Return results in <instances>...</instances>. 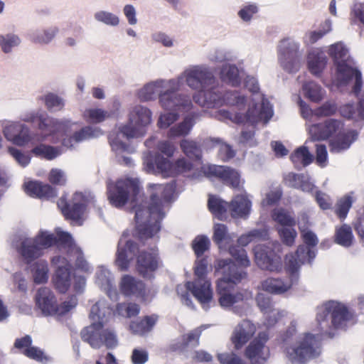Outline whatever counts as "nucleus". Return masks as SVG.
<instances>
[{"label": "nucleus", "instance_id": "nucleus-47", "mask_svg": "<svg viewBox=\"0 0 364 364\" xmlns=\"http://www.w3.org/2000/svg\"><path fill=\"white\" fill-rule=\"evenodd\" d=\"M357 137L358 134L355 131H349L346 134L341 135L337 139L331 142V151H341L347 149Z\"/></svg>", "mask_w": 364, "mask_h": 364}, {"label": "nucleus", "instance_id": "nucleus-55", "mask_svg": "<svg viewBox=\"0 0 364 364\" xmlns=\"http://www.w3.org/2000/svg\"><path fill=\"white\" fill-rule=\"evenodd\" d=\"M83 117L91 123H100L106 118L109 117V113L106 109H100V107H91L85 109Z\"/></svg>", "mask_w": 364, "mask_h": 364}, {"label": "nucleus", "instance_id": "nucleus-35", "mask_svg": "<svg viewBox=\"0 0 364 364\" xmlns=\"http://www.w3.org/2000/svg\"><path fill=\"white\" fill-rule=\"evenodd\" d=\"M327 63V57L321 50H312L307 56L308 68L314 75H319Z\"/></svg>", "mask_w": 364, "mask_h": 364}, {"label": "nucleus", "instance_id": "nucleus-30", "mask_svg": "<svg viewBox=\"0 0 364 364\" xmlns=\"http://www.w3.org/2000/svg\"><path fill=\"white\" fill-rule=\"evenodd\" d=\"M37 306L43 314H56L57 301L55 296L49 288H40L36 295Z\"/></svg>", "mask_w": 364, "mask_h": 364}, {"label": "nucleus", "instance_id": "nucleus-27", "mask_svg": "<svg viewBox=\"0 0 364 364\" xmlns=\"http://www.w3.org/2000/svg\"><path fill=\"white\" fill-rule=\"evenodd\" d=\"M157 250L152 248L150 252L141 250L137 256V271L144 278H151L152 273L158 268Z\"/></svg>", "mask_w": 364, "mask_h": 364}, {"label": "nucleus", "instance_id": "nucleus-39", "mask_svg": "<svg viewBox=\"0 0 364 364\" xmlns=\"http://www.w3.org/2000/svg\"><path fill=\"white\" fill-rule=\"evenodd\" d=\"M59 31V28L55 26L43 28V29L33 30L29 34L30 40L34 43L48 44L55 38Z\"/></svg>", "mask_w": 364, "mask_h": 364}, {"label": "nucleus", "instance_id": "nucleus-42", "mask_svg": "<svg viewBox=\"0 0 364 364\" xmlns=\"http://www.w3.org/2000/svg\"><path fill=\"white\" fill-rule=\"evenodd\" d=\"M220 77L222 80L232 85H238L240 82L239 69L235 65H223L220 69Z\"/></svg>", "mask_w": 364, "mask_h": 364}, {"label": "nucleus", "instance_id": "nucleus-10", "mask_svg": "<svg viewBox=\"0 0 364 364\" xmlns=\"http://www.w3.org/2000/svg\"><path fill=\"white\" fill-rule=\"evenodd\" d=\"M321 353L318 337L305 333L294 344L285 348V358L290 364H305L311 358H317Z\"/></svg>", "mask_w": 364, "mask_h": 364}, {"label": "nucleus", "instance_id": "nucleus-21", "mask_svg": "<svg viewBox=\"0 0 364 364\" xmlns=\"http://www.w3.org/2000/svg\"><path fill=\"white\" fill-rule=\"evenodd\" d=\"M57 232L63 248L66 250L70 257V260L75 263V267L85 272L90 271L91 267L84 257L82 250L75 244L70 232H64L63 230H58Z\"/></svg>", "mask_w": 364, "mask_h": 364}, {"label": "nucleus", "instance_id": "nucleus-36", "mask_svg": "<svg viewBox=\"0 0 364 364\" xmlns=\"http://www.w3.org/2000/svg\"><path fill=\"white\" fill-rule=\"evenodd\" d=\"M285 184L294 188H300L303 191H311L315 186L311 182L308 175L287 173L284 175Z\"/></svg>", "mask_w": 364, "mask_h": 364}, {"label": "nucleus", "instance_id": "nucleus-13", "mask_svg": "<svg viewBox=\"0 0 364 364\" xmlns=\"http://www.w3.org/2000/svg\"><path fill=\"white\" fill-rule=\"evenodd\" d=\"M58 241L57 235L41 230L35 238H23L21 242L20 252L26 262L29 263L38 258L43 250L49 248Z\"/></svg>", "mask_w": 364, "mask_h": 364}, {"label": "nucleus", "instance_id": "nucleus-45", "mask_svg": "<svg viewBox=\"0 0 364 364\" xmlns=\"http://www.w3.org/2000/svg\"><path fill=\"white\" fill-rule=\"evenodd\" d=\"M55 287L59 292L65 293L71 284L70 269L56 270L53 279Z\"/></svg>", "mask_w": 364, "mask_h": 364}, {"label": "nucleus", "instance_id": "nucleus-28", "mask_svg": "<svg viewBox=\"0 0 364 364\" xmlns=\"http://www.w3.org/2000/svg\"><path fill=\"white\" fill-rule=\"evenodd\" d=\"M257 330L255 324L250 320H242L235 326L232 334V341L236 348H240L248 342Z\"/></svg>", "mask_w": 364, "mask_h": 364}, {"label": "nucleus", "instance_id": "nucleus-5", "mask_svg": "<svg viewBox=\"0 0 364 364\" xmlns=\"http://www.w3.org/2000/svg\"><path fill=\"white\" fill-rule=\"evenodd\" d=\"M211 269L212 266L208 258L197 259L195 266L196 279L186 282V284H178L176 292L184 304L188 306L191 305V300L188 298V291H191L203 308H208L213 301V294L210 289V282L207 279V274Z\"/></svg>", "mask_w": 364, "mask_h": 364}, {"label": "nucleus", "instance_id": "nucleus-8", "mask_svg": "<svg viewBox=\"0 0 364 364\" xmlns=\"http://www.w3.org/2000/svg\"><path fill=\"white\" fill-rule=\"evenodd\" d=\"M348 318V311L343 304L328 301L317 309L318 327L323 334L333 336L334 330L343 328Z\"/></svg>", "mask_w": 364, "mask_h": 364}, {"label": "nucleus", "instance_id": "nucleus-4", "mask_svg": "<svg viewBox=\"0 0 364 364\" xmlns=\"http://www.w3.org/2000/svg\"><path fill=\"white\" fill-rule=\"evenodd\" d=\"M151 116L152 112L147 107L137 105L132 107L129 114V122L109 136L113 151L122 153L128 148L126 139L144 135L146 126L151 123Z\"/></svg>", "mask_w": 364, "mask_h": 364}, {"label": "nucleus", "instance_id": "nucleus-1", "mask_svg": "<svg viewBox=\"0 0 364 364\" xmlns=\"http://www.w3.org/2000/svg\"><path fill=\"white\" fill-rule=\"evenodd\" d=\"M149 188V203L134 206L136 229L141 238L153 237L160 230V221L165 215L166 208L174 192L172 184H152Z\"/></svg>", "mask_w": 364, "mask_h": 364}, {"label": "nucleus", "instance_id": "nucleus-37", "mask_svg": "<svg viewBox=\"0 0 364 364\" xmlns=\"http://www.w3.org/2000/svg\"><path fill=\"white\" fill-rule=\"evenodd\" d=\"M261 288L267 292L282 294L290 290L291 282H287L286 278H267L262 282Z\"/></svg>", "mask_w": 364, "mask_h": 364}, {"label": "nucleus", "instance_id": "nucleus-23", "mask_svg": "<svg viewBox=\"0 0 364 364\" xmlns=\"http://www.w3.org/2000/svg\"><path fill=\"white\" fill-rule=\"evenodd\" d=\"M203 173L208 177H218L222 181L230 185L233 188H240L242 185L241 176L238 171L229 166L221 165H203L201 167Z\"/></svg>", "mask_w": 364, "mask_h": 364}, {"label": "nucleus", "instance_id": "nucleus-33", "mask_svg": "<svg viewBox=\"0 0 364 364\" xmlns=\"http://www.w3.org/2000/svg\"><path fill=\"white\" fill-rule=\"evenodd\" d=\"M120 289L125 295H134L135 296H141L144 294L145 285L141 280L130 276L124 274L121 279Z\"/></svg>", "mask_w": 364, "mask_h": 364}, {"label": "nucleus", "instance_id": "nucleus-11", "mask_svg": "<svg viewBox=\"0 0 364 364\" xmlns=\"http://www.w3.org/2000/svg\"><path fill=\"white\" fill-rule=\"evenodd\" d=\"M179 77H181V84L183 80H186V83L189 87L198 90V94L193 97L196 103H198L197 98L203 100L205 90L210 86L215 85L216 80L212 70L203 65H191L187 68Z\"/></svg>", "mask_w": 364, "mask_h": 364}, {"label": "nucleus", "instance_id": "nucleus-34", "mask_svg": "<svg viewBox=\"0 0 364 364\" xmlns=\"http://www.w3.org/2000/svg\"><path fill=\"white\" fill-rule=\"evenodd\" d=\"M25 191L28 195L38 198L50 199L56 196L55 188H51L50 185L41 182L25 183Z\"/></svg>", "mask_w": 364, "mask_h": 364}, {"label": "nucleus", "instance_id": "nucleus-2", "mask_svg": "<svg viewBox=\"0 0 364 364\" xmlns=\"http://www.w3.org/2000/svg\"><path fill=\"white\" fill-rule=\"evenodd\" d=\"M245 85L253 94L250 103H248V97L244 95L246 102L242 109H245L246 105H248L245 114L237 112L232 113L228 109H219L217 117L219 119H230L235 123H242L245 119L251 124H257L259 122L267 123L273 115L272 107L259 92V83L257 77L253 75H247L245 78Z\"/></svg>", "mask_w": 364, "mask_h": 364}, {"label": "nucleus", "instance_id": "nucleus-38", "mask_svg": "<svg viewBox=\"0 0 364 364\" xmlns=\"http://www.w3.org/2000/svg\"><path fill=\"white\" fill-rule=\"evenodd\" d=\"M16 145H26L28 143H37L43 140L45 135H38V133L32 132L27 125L18 122L17 135H16Z\"/></svg>", "mask_w": 364, "mask_h": 364}, {"label": "nucleus", "instance_id": "nucleus-26", "mask_svg": "<svg viewBox=\"0 0 364 364\" xmlns=\"http://www.w3.org/2000/svg\"><path fill=\"white\" fill-rule=\"evenodd\" d=\"M144 165V168L147 173H161L164 177H167L173 173L171 161L161 154L147 155Z\"/></svg>", "mask_w": 364, "mask_h": 364}, {"label": "nucleus", "instance_id": "nucleus-58", "mask_svg": "<svg viewBox=\"0 0 364 364\" xmlns=\"http://www.w3.org/2000/svg\"><path fill=\"white\" fill-rule=\"evenodd\" d=\"M95 282L101 288H104L105 290L109 289L112 285V277L109 270L104 266L99 267L96 272Z\"/></svg>", "mask_w": 364, "mask_h": 364}, {"label": "nucleus", "instance_id": "nucleus-41", "mask_svg": "<svg viewBox=\"0 0 364 364\" xmlns=\"http://www.w3.org/2000/svg\"><path fill=\"white\" fill-rule=\"evenodd\" d=\"M32 152L34 155L41 157L42 159L52 161L61 155L63 152L61 146H52V145L39 144L33 147Z\"/></svg>", "mask_w": 364, "mask_h": 364}, {"label": "nucleus", "instance_id": "nucleus-57", "mask_svg": "<svg viewBox=\"0 0 364 364\" xmlns=\"http://www.w3.org/2000/svg\"><path fill=\"white\" fill-rule=\"evenodd\" d=\"M59 228H56L55 233L57 235V242L59 248L61 250H64L68 256V258L63 257V256H55L51 259L52 264L56 267V270H61V269H70L71 267V263L73 262V260H70V255L68 254L66 250L63 248L59 241V237L58 235V230Z\"/></svg>", "mask_w": 364, "mask_h": 364}, {"label": "nucleus", "instance_id": "nucleus-63", "mask_svg": "<svg viewBox=\"0 0 364 364\" xmlns=\"http://www.w3.org/2000/svg\"><path fill=\"white\" fill-rule=\"evenodd\" d=\"M272 218L274 220L282 225H295V220L292 215H291L290 213L287 212V210H283V208H277V210H274L272 213Z\"/></svg>", "mask_w": 364, "mask_h": 364}, {"label": "nucleus", "instance_id": "nucleus-31", "mask_svg": "<svg viewBox=\"0 0 364 364\" xmlns=\"http://www.w3.org/2000/svg\"><path fill=\"white\" fill-rule=\"evenodd\" d=\"M252 209V202L245 194H238L228 204V210L234 218H247Z\"/></svg>", "mask_w": 364, "mask_h": 364}, {"label": "nucleus", "instance_id": "nucleus-17", "mask_svg": "<svg viewBox=\"0 0 364 364\" xmlns=\"http://www.w3.org/2000/svg\"><path fill=\"white\" fill-rule=\"evenodd\" d=\"M278 60L282 67L288 72L298 70L302 55L300 43L292 38L281 40L277 46Z\"/></svg>", "mask_w": 364, "mask_h": 364}, {"label": "nucleus", "instance_id": "nucleus-19", "mask_svg": "<svg viewBox=\"0 0 364 364\" xmlns=\"http://www.w3.org/2000/svg\"><path fill=\"white\" fill-rule=\"evenodd\" d=\"M280 249L281 245L278 242H268L267 245H257L254 249L257 264L264 270H280L281 258L277 255Z\"/></svg>", "mask_w": 364, "mask_h": 364}, {"label": "nucleus", "instance_id": "nucleus-22", "mask_svg": "<svg viewBox=\"0 0 364 364\" xmlns=\"http://www.w3.org/2000/svg\"><path fill=\"white\" fill-rule=\"evenodd\" d=\"M92 199V198H90L89 196H85L82 193H75L73 198L71 207L69 206L64 198L58 200V205L68 218L80 223L85 215L86 204L90 203Z\"/></svg>", "mask_w": 364, "mask_h": 364}, {"label": "nucleus", "instance_id": "nucleus-53", "mask_svg": "<svg viewBox=\"0 0 364 364\" xmlns=\"http://www.w3.org/2000/svg\"><path fill=\"white\" fill-rule=\"evenodd\" d=\"M268 238V230L266 228H259V230H252L247 234L242 235L238 238L237 242L240 245H247L252 241L257 240V239Z\"/></svg>", "mask_w": 364, "mask_h": 364}, {"label": "nucleus", "instance_id": "nucleus-25", "mask_svg": "<svg viewBox=\"0 0 364 364\" xmlns=\"http://www.w3.org/2000/svg\"><path fill=\"white\" fill-rule=\"evenodd\" d=\"M268 340L266 332H259L258 336L248 345L246 356L252 363L264 362L269 356V350L265 343Z\"/></svg>", "mask_w": 364, "mask_h": 364}, {"label": "nucleus", "instance_id": "nucleus-20", "mask_svg": "<svg viewBox=\"0 0 364 364\" xmlns=\"http://www.w3.org/2000/svg\"><path fill=\"white\" fill-rule=\"evenodd\" d=\"M314 250H309L305 246H299L294 254H288L285 257V269L289 274V278L286 279L292 285L299 281V271L303 263L308 261L311 262L315 258Z\"/></svg>", "mask_w": 364, "mask_h": 364}, {"label": "nucleus", "instance_id": "nucleus-60", "mask_svg": "<svg viewBox=\"0 0 364 364\" xmlns=\"http://www.w3.org/2000/svg\"><path fill=\"white\" fill-rule=\"evenodd\" d=\"M18 126V122H14V121H9V119H4L1 122L4 135L13 144H16Z\"/></svg>", "mask_w": 364, "mask_h": 364}, {"label": "nucleus", "instance_id": "nucleus-49", "mask_svg": "<svg viewBox=\"0 0 364 364\" xmlns=\"http://www.w3.org/2000/svg\"><path fill=\"white\" fill-rule=\"evenodd\" d=\"M208 204L210 210L216 217L220 219H223L226 217L228 203L225 202L221 198H215V196H210Z\"/></svg>", "mask_w": 364, "mask_h": 364}, {"label": "nucleus", "instance_id": "nucleus-50", "mask_svg": "<svg viewBox=\"0 0 364 364\" xmlns=\"http://www.w3.org/2000/svg\"><path fill=\"white\" fill-rule=\"evenodd\" d=\"M46 108L49 110H61L65 106L63 97L53 92H47L41 96Z\"/></svg>", "mask_w": 364, "mask_h": 364}, {"label": "nucleus", "instance_id": "nucleus-56", "mask_svg": "<svg viewBox=\"0 0 364 364\" xmlns=\"http://www.w3.org/2000/svg\"><path fill=\"white\" fill-rule=\"evenodd\" d=\"M116 312L124 318H132L140 312L139 304L134 302H122L117 304Z\"/></svg>", "mask_w": 364, "mask_h": 364}, {"label": "nucleus", "instance_id": "nucleus-52", "mask_svg": "<svg viewBox=\"0 0 364 364\" xmlns=\"http://www.w3.org/2000/svg\"><path fill=\"white\" fill-rule=\"evenodd\" d=\"M33 280L36 283H43L48 280V264L46 260L35 262L33 268Z\"/></svg>", "mask_w": 364, "mask_h": 364}, {"label": "nucleus", "instance_id": "nucleus-44", "mask_svg": "<svg viewBox=\"0 0 364 364\" xmlns=\"http://www.w3.org/2000/svg\"><path fill=\"white\" fill-rule=\"evenodd\" d=\"M302 90L305 96L314 102H319L326 94L325 90L314 81H308L304 83Z\"/></svg>", "mask_w": 364, "mask_h": 364}, {"label": "nucleus", "instance_id": "nucleus-15", "mask_svg": "<svg viewBox=\"0 0 364 364\" xmlns=\"http://www.w3.org/2000/svg\"><path fill=\"white\" fill-rule=\"evenodd\" d=\"M209 87L205 90L203 94V98L196 99L198 104L206 107H213V106L221 105L225 103L228 105L234 106L237 109L244 107L246 99L244 93L238 90H228L223 95L215 89Z\"/></svg>", "mask_w": 364, "mask_h": 364}, {"label": "nucleus", "instance_id": "nucleus-43", "mask_svg": "<svg viewBox=\"0 0 364 364\" xmlns=\"http://www.w3.org/2000/svg\"><path fill=\"white\" fill-rule=\"evenodd\" d=\"M21 44V38L16 33H7L0 35V48L4 53H11L14 48Z\"/></svg>", "mask_w": 364, "mask_h": 364}, {"label": "nucleus", "instance_id": "nucleus-54", "mask_svg": "<svg viewBox=\"0 0 364 364\" xmlns=\"http://www.w3.org/2000/svg\"><path fill=\"white\" fill-rule=\"evenodd\" d=\"M353 239V234L351 228L348 225H343L340 228H337L336 231V241L339 245L344 247H349Z\"/></svg>", "mask_w": 364, "mask_h": 364}, {"label": "nucleus", "instance_id": "nucleus-62", "mask_svg": "<svg viewBox=\"0 0 364 364\" xmlns=\"http://www.w3.org/2000/svg\"><path fill=\"white\" fill-rule=\"evenodd\" d=\"M200 335V330L199 329H195L188 334H186V336L183 337V343L178 346L177 348L186 350L189 348L197 346L199 343Z\"/></svg>", "mask_w": 364, "mask_h": 364}, {"label": "nucleus", "instance_id": "nucleus-48", "mask_svg": "<svg viewBox=\"0 0 364 364\" xmlns=\"http://www.w3.org/2000/svg\"><path fill=\"white\" fill-rule=\"evenodd\" d=\"M291 161L296 166H306L309 165L314 160V156L310 153L308 147L301 146L293 153L290 156Z\"/></svg>", "mask_w": 364, "mask_h": 364}, {"label": "nucleus", "instance_id": "nucleus-3", "mask_svg": "<svg viewBox=\"0 0 364 364\" xmlns=\"http://www.w3.org/2000/svg\"><path fill=\"white\" fill-rule=\"evenodd\" d=\"M111 314V309L105 300H99L92 305L90 317L92 323L81 331V337L92 348H101L105 344L107 348H114L118 344L116 334L112 330L103 329L104 323Z\"/></svg>", "mask_w": 364, "mask_h": 364}, {"label": "nucleus", "instance_id": "nucleus-59", "mask_svg": "<svg viewBox=\"0 0 364 364\" xmlns=\"http://www.w3.org/2000/svg\"><path fill=\"white\" fill-rule=\"evenodd\" d=\"M215 146L218 148V155L223 161L232 159L235 154V150L228 143L223 142L220 139H214Z\"/></svg>", "mask_w": 364, "mask_h": 364}, {"label": "nucleus", "instance_id": "nucleus-9", "mask_svg": "<svg viewBox=\"0 0 364 364\" xmlns=\"http://www.w3.org/2000/svg\"><path fill=\"white\" fill-rule=\"evenodd\" d=\"M177 81L164 79L155 80L146 83L137 90L136 96L142 102L155 100L159 96V103L163 108L177 106L178 97L173 95L171 90L177 86Z\"/></svg>", "mask_w": 364, "mask_h": 364}, {"label": "nucleus", "instance_id": "nucleus-46", "mask_svg": "<svg viewBox=\"0 0 364 364\" xmlns=\"http://www.w3.org/2000/svg\"><path fill=\"white\" fill-rule=\"evenodd\" d=\"M157 321L156 316H147L139 321L132 322L129 327L135 334H145L153 328Z\"/></svg>", "mask_w": 364, "mask_h": 364}, {"label": "nucleus", "instance_id": "nucleus-18", "mask_svg": "<svg viewBox=\"0 0 364 364\" xmlns=\"http://www.w3.org/2000/svg\"><path fill=\"white\" fill-rule=\"evenodd\" d=\"M213 238L219 248L228 249L230 254L242 267H248L250 264V260L247 255L245 250L242 247L231 245V242L234 240L235 236L228 233L225 225H215Z\"/></svg>", "mask_w": 364, "mask_h": 364}, {"label": "nucleus", "instance_id": "nucleus-51", "mask_svg": "<svg viewBox=\"0 0 364 364\" xmlns=\"http://www.w3.org/2000/svg\"><path fill=\"white\" fill-rule=\"evenodd\" d=\"M340 113L344 117L353 118L358 119V118H364V99L360 100L359 107L355 109L353 105H343L340 108Z\"/></svg>", "mask_w": 364, "mask_h": 364}, {"label": "nucleus", "instance_id": "nucleus-32", "mask_svg": "<svg viewBox=\"0 0 364 364\" xmlns=\"http://www.w3.org/2000/svg\"><path fill=\"white\" fill-rule=\"evenodd\" d=\"M100 135H102L100 127H85L76 131L70 136L63 137L62 145L68 148H74L76 144L80 143L83 140L90 139V138L98 137Z\"/></svg>", "mask_w": 364, "mask_h": 364}, {"label": "nucleus", "instance_id": "nucleus-40", "mask_svg": "<svg viewBox=\"0 0 364 364\" xmlns=\"http://www.w3.org/2000/svg\"><path fill=\"white\" fill-rule=\"evenodd\" d=\"M197 114H189L184 117L181 123L171 127L168 132L169 137H178V136L188 135L190 133Z\"/></svg>", "mask_w": 364, "mask_h": 364}, {"label": "nucleus", "instance_id": "nucleus-24", "mask_svg": "<svg viewBox=\"0 0 364 364\" xmlns=\"http://www.w3.org/2000/svg\"><path fill=\"white\" fill-rule=\"evenodd\" d=\"M139 252V247L133 240H127L125 234H123L118 242L117 251L116 264L122 270L127 269L129 263L134 256Z\"/></svg>", "mask_w": 364, "mask_h": 364}, {"label": "nucleus", "instance_id": "nucleus-14", "mask_svg": "<svg viewBox=\"0 0 364 364\" xmlns=\"http://www.w3.org/2000/svg\"><path fill=\"white\" fill-rule=\"evenodd\" d=\"M25 122H36L38 121V129L41 133L38 135H45L44 139L48 135H55V134H64L70 129L73 125L75 123L72 122L70 119H55V117H50L46 113L36 112L28 113L23 117Z\"/></svg>", "mask_w": 364, "mask_h": 364}, {"label": "nucleus", "instance_id": "nucleus-29", "mask_svg": "<svg viewBox=\"0 0 364 364\" xmlns=\"http://www.w3.org/2000/svg\"><path fill=\"white\" fill-rule=\"evenodd\" d=\"M342 128L338 119H327L323 124H312L309 127V134L313 140L326 139Z\"/></svg>", "mask_w": 364, "mask_h": 364}, {"label": "nucleus", "instance_id": "nucleus-6", "mask_svg": "<svg viewBox=\"0 0 364 364\" xmlns=\"http://www.w3.org/2000/svg\"><path fill=\"white\" fill-rule=\"evenodd\" d=\"M216 269L223 274L217 283L220 304L222 306H231L235 303L242 301L244 294L241 292H232L231 287L232 284H235L245 278L246 272L240 269L230 259L218 260Z\"/></svg>", "mask_w": 364, "mask_h": 364}, {"label": "nucleus", "instance_id": "nucleus-7", "mask_svg": "<svg viewBox=\"0 0 364 364\" xmlns=\"http://www.w3.org/2000/svg\"><path fill=\"white\" fill-rule=\"evenodd\" d=\"M329 54L334 59L337 66L333 83L341 90H345L346 86L352 84V91L358 94L362 87L361 74L358 70L348 65L350 58L348 49L341 43H335L329 48Z\"/></svg>", "mask_w": 364, "mask_h": 364}, {"label": "nucleus", "instance_id": "nucleus-12", "mask_svg": "<svg viewBox=\"0 0 364 364\" xmlns=\"http://www.w3.org/2000/svg\"><path fill=\"white\" fill-rule=\"evenodd\" d=\"M139 191L136 178H121L114 184L108 186V199L112 205L120 208L127 203H136Z\"/></svg>", "mask_w": 364, "mask_h": 364}, {"label": "nucleus", "instance_id": "nucleus-16", "mask_svg": "<svg viewBox=\"0 0 364 364\" xmlns=\"http://www.w3.org/2000/svg\"><path fill=\"white\" fill-rule=\"evenodd\" d=\"M169 80H176L177 86L171 90L173 95L178 97L177 106L171 107V109H165V112L160 113L157 125L160 128H167L178 119L181 114L186 113L193 108V102L191 97L184 93H178V90L181 87V77H175Z\"/></svg>", "mask_w": 364, "mask_h": 364}, {"label": "nucleus", "instance_id": "nucleus-61", "mask_svg": "<svg viewBox=\"0 0 364 364\" xmlns=\"http://www.w3.org/2000/svg\"><path fill=\"white\" fill-rule=\"evenodd\" d=\"M95 18L99 22L107 24V26H117L120 23V19L118 16L113 13L106 11V10H99L95 14Z\"/></svg>", "mask_w": 364, "mask_h": 364}, {"label": "nucleus", "instance_id": "nucleus-64", "mask_svg": "<svg viewBox=\"0 0 364 364\" xmlns=\"http://www.w3.org/2000/svg\"><path fill=\"white\" fill-rule=\"evenodd\" d=\"M182 151L191 159H200V150L196 142L189 139H183L181 142Z\"/></svg>", "mask_w": 364, "mask_h": 364}]
</instances>
